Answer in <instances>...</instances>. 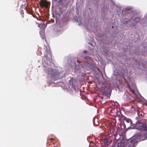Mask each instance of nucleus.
<instances>
[{
	"instance_id": "10",
	"label": "nucleus",
	"mask_w": 147,
	"mask_h": 147,
	"mask_svg": "<svg viewBox=\"0 0 147 147\" xmlns=\"http://www.w3.org/2000/svg\"><path fill=\"white\" fill-rule=\"evenodd\" d=\"M132 83H131V84H132ZM128 86H129L131 88V91L132 92L134 93V90H133L132 89L133 88H136V87L135 86V85L133 83L132 85L131 86V84L130 83H128Z\"/></svg>"
},
{
	"instance_id": "5",
	"label": "nucleus",
	"mask_w": 147,
	"mask_h": 147,
	"mask_svg": "<svg viewBox=\"0 0 147 147\" xmlns=\"http://www.w3.org/2000/svg\"><path fill=\"white\" fill-rule=\"evenodd\" d=\"M69 84L71 88H74L76 86V81L73 78L69 80Z\"/></svg>"
},
{
	"instance_id": "14",
	"label": "nucleus",
	"mask_w": 147,
	"mask_h": 147,
	"mask_svg": "<svg viewBox=\"0 0 147 147\" xmlns=\"http://www.w3.org/2000/svg\"><path fill=\"white\" fill-rule=\"evenodd\" d=\"M131 9H132L131 7H127L125 8L124 12H125L129 11L130 10H131Z\"/></svg>"
},
{
	"instance_id": "15",
	"label": "nucleus",
	"mask_w": 147,
	"mask_h": 147,
	"mask_svg": "<svg viewBox=\"0 0 147 147\" xmlns=\"http://www.w3.org/2000/svg\"><path fill=\"white\" fill-rule=\"evenodd\" d=\"M126 121L127 123H130V124H131L132 123V121L130 119H126Z\"/></svg>"
},
{
	"instance_id": "7",
	"label": "nucleus",
	"mask_w": 147,
	"mask_h": 147,
	"mask_svg": "<svg viewBox=\"0 0 147 147\" xmlns=\"http://www.w3.org/2000/svg\"><path fill=\"white\" fill-rule=\"evenodd\" d=\"M40 5L42 7H47L48 6V3L47 1H42L40 3Z\"/></svg>"
},
{
	"instance_id": "13",
	"label": "nucleus",
	"mask_w": 147,
	"mask_h": 147,
	"mask_svg": "<svg viewBox=\"0 0 147 147\" xmlns=\"http://www.w3.org/2000/svg\"><path fill=\"white\" fill-rule=\"evenodd\" d=\"M117 147H126V146L124 144L121 143L118 144Z\"/></svg>"
},
{
	"instance_id": "9",
	"label": "nucleus",
	"mask_w": 147,
	"mask_h": 147,
	"mask_svg": "<svg viewBox=\"0 0 147 147\" xmlns=\"http://www.w3.org/2000/svg\"><path fill=\"white\" fill-rule=\"evenodd\" d=\"M140 129L143 130H147V126L145 123L142 124L140 126Z\"/></svg>"
},
{
	"instance_id": "11",
	"label": "nucleus",
	"mask_w": 147,
	"mask_h": 147,
	"mask_svg": "<svg viewBox=\"0 0 147 147\" xmlns=\"http://www.w3.org/2000/svg\"><path fill=\"white\" fill-rule=\"evenodd\" d=\"M49 47H45L44 48V49L46 50V52L48 53L47 55H49L50 56L51 55V52L49 49Z\"/></svg>"
},
{
	"instance_id": "23",
	"label": "nucleus",
	"mask_w": 147,
	"mask_h": 147,
	"mask_svg": "<svg viewBox=\"0 0 147 147\" xmlns=\"http://www.w3.org/2000/svg\"><path fill=\"white\" fill-rule=\"evenodd\" d=\"M51 140H53V139L52 138V139H51Z\"/></svg>"
},
{
	"instance_id": "3",
	"label": "nucleus",
	"mask_w": 147,
	"mask_h": 147,
	"mask_svg": "<svg viewBox=\"0 0 147 147\" xmlns=\"http://www.w3.org/2000/svg\"><path fill=\"white\" fill-rule=\"evenodd\" d=\"M129 14L131 15V17L125 19L123 22V23L127 26H134L140 22L139 18L134 17L135 13L134 12L132 11Z\"/></svg>"
},
{
	"instance_id": "24",
	"label": "nucleus",
	"mask_w": 147,
	"mask_h": 147,
	"mask_svg": "<svg viewBox=\"0 0 147 147\" xmlns=\"http://www.w3.org/2000/svg\"><path fill=\"white\" fill-rule=\"evenodd\" d=\"M78 61V62L79 63H80V62H79V61Z\"/></svg>"
},
{
	"instance_id": "22",
	"label": "nucleus",
	"mask_w": 147,
	"mask_h": 147,
	"mask_svg": "<svg viewBox=\"0 0 147 147\" xmlns=\"http://www.w3.org/2000/svg\"><path fill=\"white\" fill-rule=\"evenodd\" d=\"M78 25L80 26V23H79L78 24Z\"/></svg>"
},
{
	"instance_id": "1",
	"label": "nucleus",
	"mask_w": 147,
	"mask_h": 147,
	"mask_svg": "<svg viewBox=\"0 0 147 147\" xmlns=\"http://www.w3.org/2000/svg\"><path fill=\"white\" fill-rule=\"evenodd\" d=\"M43 64L44 66L45 69L48 73V78L49 80H55L58 78L64 77V76H62L61 75L62 73L58 74L56 70H53L51 66L48 64L47 62H43Z\"/></svg>"
},
{
	"instance_id": "19",
	"label": "nucleus",
	"mask_w": 147,
	"mask_h": 147,
	"mask_svg": "<svg viewBox=\"0 0 147 147\" xmlns=\"http://www.w3.org/2000/svg\"><path fill=\"white\" fill-rule=\"evenodd\" d=\"M44 56H45V57L46 58V59H47V57H48V55H46L45 56V55H44Z\"/></svg>"
},
{
	"instance_id": "8",
	"label": "nucleus",
	"mask_w": 147,
	"mask_h": 147,
	"mask_svg": "<svg viewBox=\"0 0 147 147\" xmlns=\"http://www.w3.org/2000/svg\"><path fill=\"white\" fill-rule=\"evenodd\" d=\"M140 23L147 24V13L145 15L143 19L140 21Z\"/></svg>"
},
{
	"instance_id": "21",
	"label": "nucleus",
	"mask_w": 147,
	"mask_h": 147,
	"mask_svg": "<svg viewBox=\"0 0 147 147\" xmlns=\"http://www.w3.org/2000/svg\"><path fill=\"white\" fill-rule=\"evenodd\" d=\"M42 38H43V39H44V37H45V36H43L42 35Z\"/></svg>"
},
{
	"instance_id": "2",
	"label": "nucleus",
	"mask_w": 147,
	"mask_h": 147,
	"mask_svg": "<svg viewBox=\"0 0 147 147\" xmlns=\"http://www.w3.org/2000/svg\"><path fill=\"white\" fill-rule=\"evenodd\" d=\"M83 58L84 59L80 61L81 63V67L82 69L80 68V66L79 65H76L75 67V73L77 74L78 76L82 75L83 71H84V69L86 68L87 67L89 66L90 63L91 61L90 58L88 57Z\"/></svg>"
},
{
	"instance_id": "12",
	"label": "nucleus",
	"mask_w": 147,
	"mask_h": 147,
	"mask_svg": "<svg viewBox=\"0 0 147 147\" xmlns=\"http://www.w3.org/2000/svg\"><path fill=\"white\" fill-rule=\"evenodd\" d=\"M59 2H61L63 4L64 3V2H65V3H66V5H68V4L69 3V2L68 1L66 2V0H59Z\"/></svg>"
},
{
	"instance_id": "4",
	"label": "nucleus",
	"mask_w": 147,
	"mask_h": 147,
	"mask_svg": "<svg viewBox=\"0 0 147 147\" xmlns=\"http://www.w3.org/2000/svg\"><path fill=\"white\" fill-rule=\"evenodd\" d=\"M46 23L47 22H46V25H45V23H44L43 21H42L38 25V27L41 28L40 31V35L41 34V33L42 34L44 32V29L46 27V26L47 25Z\"/></svg>"
},
{
	"instance_id": "17",
	"label": "nucleus",
	"mask_w": 147,
	"mask_h": 147,
	"mask_svg": "<svg viewBox=\"0 0 147 147\" xmlns=\"http://www.w3.org/2000/svg\"><path fill=\"white\" fill-rule=\"evenodd\" d=\"M144 137L146 139H147V133H146L144 135Z\"/></svg>"
},
{
	"instance_id": "18",
	"label": "nucleus",
	"mask_w": 147,
	"mask_h": 147,
	"mask_svg": "<svg viewBox=\"0 0 147 147\" xmlns=\"http://www.w3.org/2000/svg\"><path fill=\"white\" fill-rule=\"evenodd\" d=\"M84 53L86 54L87 53V51H84L83 52Z\"/></svg>"
},
{
	"instance_id": "20",
	"label": "nucleus",
	"mask_w": 147,
	"mask_h": 147,
	"mask_svg": "<svg viewBox=\"0 0 147 147\" xmlns=\"http://www.w3.org/2000/svg\"><path fill=\"white\" fill-rule=\"evenodd\" d=\"M57 1V0H53V1H52L53 3V2L56 1Z\"/></svg>"
},
{
	"instance_id": "16",
	"label": "nucleus",
	"mask_w": 147,
	"mask_h": 147,
	"mask_svg": "<svg viewBox=\"0 0 147 147\" xmlns=\"http://www.w3.org/2000/svg\"><path fill=\"white\" fill-rule=\"evenodd\" d=\"M117 11H118L119 13H120L121 14V15H124L123 13V11L121 10V9H120V10H119L118 9H117Z\"/></svg>"
},
{
	"instance_id": "6",
	"label": "nucleus",
	"mask_w": 147,
	"mask_h": 147,
	"mask_svg": "<svg viewBox=\"0 0 147 147\" xmlns=\"http://www.w3.org/2000/svg\"><path fill=\"white\" fill-rule=\"evenodd\" d=\"M137 144V141L135 140H132L130 141V144L128 147H134Z\"/></svg>"
}]
</instances>
